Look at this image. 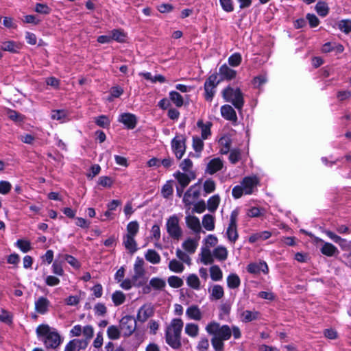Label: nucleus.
<instances>
[{"mask_svg": "<svg viewBox=\"0 0 351 351\" xmlns=\"http://www.w3.org/2000/svg\"><path fill=\"white\" fill-rule=\"evenodd\" d=\"M315 10L321 16H325L328 13V7L325 2L319 1L315 5Z\"/></svg>", "mask_w": 351, "mask_h": 351, "instance_id": "nucleus-48", "label": "nucleus"}, {"mask_svg": "<svg viewBox=\"0 0 351 351\" xmlns=\"http://www.w3.org/2000/svg\"><path fill=\"white\" fill-rule=\"evenodd\" d=\"M220 202V197L218 195H215L208 200V209L210 212H215Z\"/></svg>", "mask_w": 351, "mask_h": 351, "instance_id": "nucleus-42", "label": "nucleus"}, {"mask_svg": "<svg viewBox=\"0 0 351 351\" xmlns=\"http://www.w3.org/2000/svg\"><path fill=\"white\" fill-rule=\"evenodd\" d=\"M1 49L3 51L12 52V53H16L18 52L19 49H20L19 45H18L16 43L8 40L5 41L1 43Z\"/></svg>", "mask_w": 351, "mask_h": 351, "instance_id": "nucleus-25", "label": "nucleus"}, {"mask_svg": "<svg viewBox=\"0 0 351 351\" xmlns=\"http://www.w3.org/2000/svg\"><path fill=\"white\" fill-rule=\"evenodd\" d=\"M50 305L49 300L45 297H40L35 302V310L40 314H45L48 311Z\"/></svg>", "mask_w": 351, "mask_h": 351, "instance_id": "nucleus-18", "label": "nucleus"}, {"mask_svg": "<svg viewBox=\"0 0 351 351\" xmlns=\"http://www.w3.org/2000/svg\"><path fill=\"white\" fill-rule=\"evenodd\" d=\"M205 329L209 335L223 341L228 340L232 336V330L229 326H220L218 322L215 321L208 324Z\"/></svg>", "mask_w": 351, "mask_h": 351, "instance_id": "nucleus-2", "label": "nucleus"}, {"mask_svg": "<svg viewBox=\"0 0 351 351\" xmlns=\"http://www.w3.org/2000/svg\"><path fill=\"white\" fill-rule=\"evenodd\" d=\"M204 190L206 193H210L215 190V182L212 179L206 180L204 183Z\"/></svg>", "mask_w": 351, "mask_h": 351, "instance_id": "nucleus-57", "label": "nucleus"}, {"mask_svg": "<svg viewBox=\"0 0 351 351\" xmlns=\"http://www.w3.org/2000/svg\"><path fill=\"white\" fill-rule=\"evenodd\" d=\"M217 75L213 74L208 77L204 83L205 99L211 101L215 93V88L219 84Z\"/></svg>", "mask_w": 351, "mask_h": 351, "instance_id": "nucleus-8", "label": "nucleus"}, {"mask_svg": "<svg viewBox=\"0 0 351 351\" xmlns=\"http://www.w3.org/2000/svg\"><path fill=\"white\" fill-rule=\"evenodd\" d=\"M247 270L249 273L258 274L261 271L267 274L269 271L268 266L265 262L252 263L247 265Z\"/></svg>", "mask_w": 351, "mask_h": 351, "instance_id": "nucleus-14", "label": "nucleus"}, {"mask_svg": "<svg viewBox=\"0 0 351 351\" xmlns=\"http://www.w3.org/2000/svg\"><path fill=\"white\" fill-rule=\"evenodd\" d=\"M135 237L125 234L123 237V243L125 249L128 250L131 254L134 253L137 251V243L134 239Z\"/></svg>", "mask_w": 351, "mask_h": 351, "instance_id": "nucleus-22", "label": "nucleus"}, {"mask_svg": "<svg viewBox=\"0 0 351 351\" xmlns=\"http://www.w3.org/2000/svg\"><path fill=\"white\" fill-rule=\"evenodd\" d=\"M320 251L323 254L327 256H332L338 254L337 248L330 243H324Z\"/></svg>", "mask_w": 351, "mask_h": 351, "instance_id": "nucleus-24", "label": "nucleus"}, {"mask_svg": "<svg viewBox=\"0 0 351 351\" xmlns=\"http://www.w3.org/2000/svg\"><path fill=\"white\" fill-rule=\"evenodd\" d=\"M197 245V241L192 239H188L182 243V247L190 254H193L195 252Z\"/></svg>", "mask_w": 351, "mask_h": 351, "instance_id": "nucleus-30", "label": "nucleus"}, {"mask_svg": "<svg viewBox=\"0 0 351 351\" xmlns=\"http://www.w3.org/2000/svg\"><path fill=\"white\" fill-rule=\"evenodd\" d=\"M210 278L214 281H219L222 279L223 274L218 265H213L210 268Z\"/></svg>", "mask_w": 351, "mask_h": 351, "instance_id": "nucleus-39", "label": "nucleus"}, {"mask_svg": "<svg viewBox=\"0 0 351 351\" xmlns=\"http://www.w3.org/2000/svg\"><path fill=\"white\" fill-rule=\"evenodd\" d=\"M193 147L195 152H201L204 147L202 140L197 136L193 137Z\"/></svg>", "mask_w": 351, "mask_h": 351, "instance_id": "nucleus-59", "label": "nucleus"}, {"mask_svg": "<svg viewBox=\"0 0 351 351\" xmlns=\"http://www.w3.org/2000/svg\"><path fill=\"white\" fill-rule=\"evenodd\" d=\"M221 116L226 120L236 122L237 117L235 110L230 105H224L221 108Z\"/></svg>", "mask_w": 351, "mask_h": 351, "instance_id": "nucleus-17", "label": "nucleus"}, {"mask_svg": "<svg viewBox=\"0 0 351 351\" xmlns=\"http://www.w3.org/2000/svg\"><path fill=\"white\" fill-rule=\"evenodd\" d=\"M123 89L121 87L119 86H112L110 90V97L108 99L112 100L111 97H119L123 94Z\"/></svg>", "mask_w": 351, "mask_h": 351, "instance_id": "nucleus-60", "label": "nucleus"}, {"mask_svg": "<svg viewBox=\"0 0 351 351\" xmlns=\"http://www.w3.org/2000/svg\"><path fill=\"white\" fill-rule=\"evenodd\" d=\"M153 308L150 306L143 305L138 311L136 321L145 322L153 315Z\"/></svg>", "mask_w": 351, "mask_h": 351, "instance_id": "nucleus-15", "label": "nucleus"}, {"mask_svg": "<svg viewBox=\"0 0 351 351\" xmlns=\"http://www.w3.org/2000/svg\"><path fill=\"white\" fill-rule=\"evenodd\" d=\"M258 312L245 311L241 313V320L244 322H250L258 318Z\"/></svg>", "mask_w": 351, "mask_h": 351, "instance_id": "nucleus-38", "label": "nucleus"}, {"mask_svg": "<svg viewBox=\"0 0 351 351\" xmlns=\"http://www.w3.org/2000/svg\"><path fill=\"white\" fill-rule=\"evenodd\" d=\"M224 295L223 288L219 285H215L213 287L211 290L210 296L213 299L220 300Z\"/></svg>", "mask_w": 351, "mask_h": 351, "instance_id": "nucleus-41", "label": "nucleus"}, {"mask_svg": "<svg viewBox=\"0 0 351 351\" xmlns=\"http://www.w3.org/2000/svg\"><path fill=\"white\" fill-rule=\"evenodd\" d=\"M219 74L221 76V80H230L236 77L237 72L225 64L220 66Z\"/></svg>", "mask_w": 351, "mask_h": 351, "instance_id": "nucleus-21", "label": "nucleus"}, {"mask_svg": "<svg viewBox=\"0 0 351 351\" xmlns=\"http://www.w3.org/2000/svg\"><path fill=\"white\" fill-rule=\"evenodd\" d=\"M144 263L143 258L137 257L134 265V274L132 276L134 286L140 287L143 285L145 282L144 278L145 274Z\"/></svg>", "mask_w": 351, "mask_h": 351, "instance_id": "nucleus-5", "label": "nucleus"}, {"mask_svg": "<svg viewBox=\"0 0 351 351\" xmlns=\"http://www.w3.org/2000/svg\"><path fill=\"white\" fill-rule=\"evenodd\" d=\"M199 195V191L197 189L196 185L191 186L184 195L183 202L185 206H191Z\"/></svg>", "mask_w": 351, "mask_h": 351, "instance_id": "nucleus-10", "label": "nucleus"}, {"mask_svg": "<svg viewBox=\"0 0 351 351\" xmlns=\"http://www.w3.org/2000/svg\"><path fill=\"white\" fill-rule=\"evenodd\" d=\"M149 285L154 289L162 291L166 287V282L162 278L156 277L149 280Z\"/></svg>", "mask_w": 351, "mask_h": 351, "instance_id": "nucleus-34", "label": "nucleus"}, {"mask_svg": "<svg viewBox=\"0 0 351 351\" xmlns=\"http://www.w3.org/2000/svg\"><path fill=\"white\" fill-rule=\"evenodd\" d=\"M186 284L189 287L196 290H198L200 288V280L195 274H190L187 277Z\"/></svg>", "mask_w": 351, "mask_h": 351, "instance_id": "nucleus-35", "label": "nucleus"}, {"mask_svg": "<svg viewBox=\"0 0 351 351\" xmlns=\"http://www.w3.org/2000/svg\"><path fill=\"white\" fill-rule=\"evenodd\" d=\"M88 346L87 340L73 339L65 346L64 351H76L85 349Z\"/></svg>", "mask_w": 351, "mask_h": 351, "instance_id": "nucleus-13", "label": "nucleus"}, {"mask_svg": "<svg viewBox=\"0 0 351 351\" xmlns=\"http://www.w3.org/2000/svg\"><path fill=\"white\" fill-rule=\"evenodd\" d=\"M197 125L201 129L202 138L203 139H206L208 136L210 135L212 123L208 121L206 123H204L202 120H199L197 123Z\"/></svg>", "mask_w": 351, "mask_h": 351, "instance_id": "nucleus-23", "label": "nucleus"}, {"mask_svg": "<svg viewBox=\"0 0 351 351\" xmlns=\"http://www.w3.org/2000/svg\"><path fill=\"white\" fill-rule=\"evenodd\" d=\"M169 269L171 271L176 273H181L184 271V266L181 262L177 261L176 259H173L170 261L169 263Z\"/></svg>", "mask_w": 351, "mask_h": 351, "instance_id": "nucleus-40", "label": "nucleus"}, {"mask_svg": "<svg viewBox=\"0 0 351 351\" xmlns=\"http://www.w3.org/2000/svg\"><path fill=\"white\" fill-rule=\"evenodd\" d=\"M202 226L208 231L215 229V217L209 214L205 215L202 218Z\"/></svg>", "mask_w": 351, "mask_h": 351, "instance_id": "nucleus-26", "label": "nucleus"}, {"mask_svg": "<svg viewBox=\"0 0 351 351\" xmlns=\"http://www.w3.org/2000/svg\"><path fill=\"white\" fill-rule=\"evenodd\" d=\"M121 330L117 326L112 325L108 328L107 335L110 339L116 340L120 338Z\"/></svg>", "mask_w": 351, "mask_h": 351, "instance_id": "nucleus-33", "label": "nucleus"}, {"mask_svg": "<svg viewBox=\"0 0 351 351\" xmlns=\"http://www.w3.org/2000/svg\"><path fill=\"white\" fill-rule=\"evenodd\" d=\"M112 300L115 306H119L125 302V295L122 291H116L112 295Z\"/></svg>", "mask_w": 351, "mask_h": 351, "instance_id": "nucleus-43", "label": "nucleus"}, {"mask_svg": "<svg viewBox=\"0 0 351 351\" xmlns=\"http://www.w3.org/2000/svg\"><path fill=\"white\" fill-rule=\"evenodd\" d=\"M213 254L210 249L203 248L201 253V261L204 265H210L214 262Z\"/></svg>", "mask_w": 351, "mask_h": 351, "instance_id": "nucleus-29", "label": "nucleus"}, {"mask_svg": "<svg viewBox=\"0 0 351 351\" xmlns=\"http://www.w3.org/2000/svg\"><path fill=\"white\" fill-rule=\"evenodd\" d=\"M167 282L169 286L173 288H180L184 284L182 279L176 276H171L169 277Z\"/></svg>", "mask_w": 351, "mask_h": 351, "instance_id": "nucleus-47", "label": "nucleus"}, {"mask_svg": "<svg viewBox=\"0 0 351 351\" xmlns=\"http://www.w3.org/2000/svg\"><path fill=\"white\" fill-rule=\"evenodd\" d=\"M136 319L130 315H126L120 320L119 327L123 336L128 337L132 335L136 328Z\"/></svg>", "mask_w": 351, "mask_h": 351, "instance_id": "nucleus-6", "label": "nucleus"}, {"mask_svg": "<svg viewBox=\"0 0 351 351\" xmlns=\"http://www.w3.org/2000/svg\"><path fill=\"white\" fill-rule=\"evenodd\" d=\"M238 215H239L238 209H235L231 213L230 217L229 226H228L227 231H226V234H227L228 239L232 243H234L239 237V234H238L237 229V222Z\"/></svg>", "mask_w": 351, "mask_h": 351, "instance_id": "nucleus-7", "label": "nucleus"}, {"mask_svg": "<svg viewBox=\"0 0 351 351\" xmlns=\"http://www.w3.org/2000/svg\"><path fill=\"white\" fill-rule=\"evenodd\" d=\"M173 186L171 184V181H168L167 183L162 186L161 190V193L163 197L169 198L173 194Z\"/></svg>", "mask_w": 351, "mask_h": 351, "instance_id": "nucleus-49", "label": "nucleus"}, {"mask_svg": "<svg viewBox=\"0 0 351 351\" xmlns=\"http://www.w3.org/2000/svg\"><path fill=\"white\" fill-rule=\"evenodd\" d=\"M50 328L47 324L39 325L36 328V333L38 336H48L50 334Z\"/></svg>", "mask_w": 351, "mask_h": 351, "instance_id": "nucleus-56", "label": "nucleus"}, {"mask_svg": "<svg viewBox=\"0 0 351 351\" xmlns=\"http://www.w3.org/2000/svg\"><path fill=\"white\" fill-rule=\"evenodd\" d=\"M12 189L11 184L8 181H0V193L8 194Z\"/></svg>", "mask_w": 351, "mask_h": 351, "instance_id": "nucleus-64", "label": "nucleus"}, {"mask_svg": "<svg viewBox=\"0 0 351 351\" xmlns=\"http://www.w3.org/2000/svg\"><path fill=\"white\" fill-rule=\"evenodd\" d=\"M184 330L189 336L196 337L198 335L199 327L196 324L189 323L186 324Z\"/></svg>", "mask_w": 351, "mask_h": 351, "instance_id": "nucleus-37", "label": "nucleus"}, {"mask_svg": "<svg viewBox=\"0 0 351 351\" xmlns=\"http://www.w3.org/2000/svg\"><path fill=\"white\" fill-rule=\"evenodd\" d=\"M223 340L219 339L216 337H213L211 339V344L215 350V351H223L224 350V343Z\"/></svg>", "mask_w": 351, "mask_h": 351, "instance_id": "nucleus-50", "label": "nucleus"}, {"mask_svg": "<svg viewBox=\"0 0 351 351\" xmlns=\"http://www.w3.org/2000/svg\"><path fill=\"white\" fill-rule=\"evenodd\" d=\"M61 337L56 332H51L48 334L45 341V344L47 348H56L61 343Z\"/></svg>", "mask_w": 351, "mask_h": 351, "instance_id": "nucleus-12", "label": "nucleus"}, {"mask_svg": "<svg viewBox=\"0 0 351 351\" xmlns=\"http://www.w3.org/2000/svg\"><path fill=\"white\" fill-rule=\"evenodd\" d=\"M241 151L239 149H232L230 153L229 160L231 163L236 164L241 159Z\"/></svg>", "mask_w": 351, "mask_h": 351, "instance_id": "nucleus-54", "label": "nucleus"}, {"mask_svg": "<svg viewBox=\"0 0 351 351\" xmlns=\"http://www.w3.org/2000/svg\"><path fill=\"white\" fill-rule=\"evenodd\" d=\"M95 123L98 126L101 128H106L110 125L109 119L105 115H101L96 118Z\"/></svg>", "mask_w": 351, "mask_h": 351, "instance_id": "nucleus-58", "label": "nucleus"}, {"mask_svg": "<svg viewBox=\"0 0 351 351\" xmlns=\"http://www.w3.org/2000/svg\"><path fill=\"white\" fill-rule=\"evenodd\" d=\"M139 225L136 221L130 222L127 226V235L135 237L138 232Z\"/></svg>", "mask_w": 351, "mask_h": 351, "instance_id": "nucleus-45", "label": "nucleus"}, {"mask_svg": "<svg viewBox=\"0 0 351 351\" xmlns=\"http://www.w3.org/2000/svg\"><path fill=\"white\" fill-rule=\"evenodd\" d=\"M209 348V341L206 337H202L200 339L197 345V350L199 351H207Z\"/></svg>", "mask_w": 351, "mask_h": 351, "instance_id": "nucleus-63", "label": "nucleus"}, {"mask_svg": "<svg viewBox=\"0 0 351 351\" xmlns=\"http://www.w3.org/2000/svg\"><path fill=\"white\" fill-rule=\"evenodd\" d=\"M174 177L177 179L178 183L180 184V186L182 188L187 186L191 182V179L188 175L180 171L175 173Z\"/></svg>", "mask_w": 351, "mask_h": 351, "instance_id": "nucleus-31", "label": "nucleus"}, {"mask_svg": "<svg viewBox=\"0 0 351 351\" xmlns=\"http://www.w3.org/2000/svg\"><path fill=\"white\" fill-rule=\"evenodd\" d=\"M176 256L182 262L190 264L191 263V258L188 254L182 251L180 249L176 250Z\"/></svg>", "mask_w": 351, "mask_h": 351, "instance_id": "nucleus-62", "label": "nucleus"}, {"mask_svg": "<svg viewBox=\"0 0 351 351\" xmlns=\"http://www.w3.org/2000/svg\"><path fill=\"white\" fill-rule=\"evenodd\" d=\"M242 184L245 189V193L250 194L252 193V188L255 185V181L253 178L247 177L243 179Z\"/></svg>", "mask_w": 351, "mask_h": 351, "instance_id": "nucleus-44", "label": "nucleus"}, {"mask_svg": "<svg viewBox=\"0 0 351 351\" xmlns=\"http://www.w3.org/2000/svg\"><path fill=\"white\" fill-rule=\"evenodd\" d=\"M187 317L193 320L199 321L202 319V313L197 305H191L186 311Z\"/></svg>", "mask_w": 351, "mask_h": 351, "instance_id": "nucleus-20", "label": "nucleus"}, {"mask_svg": "<svg viewBox=\"0 0 351 351\" xmlns=\"http://www.w3.org/2000/svg\"><path fill=\"white\" fill-rule=\"evenodd\" d=\"M185 219L188 228L191 229L195 233L198 234L201 232L200 221L197 217L189 215L186 217Z\"/></svg>", "mask_w": 351, "mask_h": 351, "instance_id": "nucleus-19", "label": "nucleus"}, {"mask_svg": "<svg viewBox=\"0 0 351 351\" xmlns=\"http://www.w3.org/2000/svg\"><path fill=\"white\" fill-rule=\"evenodd\" d=\"M222 97L226 101L231 102L237 109L242 108L244 101L243 94L239 88L234 89L228 86L223 90Z\"/></svg>", "mask_w": 351, "mask_h": 351, "instance_id": "nucleus-3", "label": "nucleus"}, {"mask_svg": "<svg viewBox=\"0 0 351 351\" xmlns=\"http://www.w3.org/2000/svg\"><path fill=\"white\" fill-rule=\"evenodd\" d=\"M241 280L236 274H231L227 278V285L230 289H237L240 286Z\"/></svg>", "mask_w": 351, "mask_h": 351, "instance_id": "nucleus-32", "label": "nucleus"}, {"mask_svg": "<svg viewBox=\"0 0 351 351\" xmlns=\"http://www.w3.org/2000/svg\"><path fill=\"white\" fill-rule=\"evenodd\" d=\"M339 29L346 34L351 32V20H341L338 25Z\"/></svg>", "mask_w": 351, "mask_h": 351, "instance_id": "nucleus-51", "label": "nucleus"}, {"mask_svg": "<svg viewBox=\"0 0 351 351\" xmlns=\"http://www.w3.org/2000/svg\"><path fill=\"white\" fill-rule=\"evenodd\" d=\"M241 62V56L239 53L232 54L228 58V63L232 66H237Z\"/></svg>", "mask_w": 351, "mask_h": 351, "instance_id": "nucleus-53", "label": "nucleus"}, {"mask_svg": "<svg viewBox=\"0 0 351 351\" xmlns=\"http://www.w3.org/2000/svg\"><path fill=\"white\" fill-rule=\"evenodd\" d=\"M221 146L220 152L222 154H226L230 152L231 140L228 137H221L219 141Z\"/></svg>", "mask_w": 351, "mask_h": 351, "instance_id": "nucleus-36", "label": "nucleus"}, {"mask_svg": "<svg viewBox=\"0 0 351 351\" xmlns=\"http://www.w3.org/2000/svg\"><path fill=\"white\" fill-rule=\"evenodd\" d=\"M112 40H114L118 42H123L125 38V34L119 29H114L110 33Z\"/></svg>", "mask_w": 351, "mask_h": 351, "instance_id": "nucleus-52", "label": "nucleus"}, {"mask_svg": "<svg viewBox=\"0 0 351 351\" xmlns=\"http://www.w3.org/2000/svg\"><path fill=\"white\" fill-rule=\"evenodd\" d=\"M186 138L182 136H176L171 141V147L176 158L180 160L186 151Z\"/></svg>", "mask_w": 351, "mask_h": 351, "instance_id": "nucleus-9", "label": "nucleus"}, {"mask_svg": "<svg viewBox=\"0 0 351 351\" xmlns=\"http://www.w3.org/2000/svg\"><path fill=\"white\" fill-rule=\"evenodd\" d=\"M16 245L23 252H27L31 250L30 243L27 241L19 239L16 242Z\"/></svg>", "mask_w": 351, "mask_h": 351, "instance_id": "nucleus-61", "label": "nucleus"}, {"mask_svg": "<svg viewBox=\"0 0 351 351\" xmlns=\"http://www.w3.org/2000/svg\"><path fill=\"white\" fill-rule=\"evenodd\" d=\"M213 256L219 261H225L228 257V250L223 246H218L213 252Z\"/></svg>", "mask_w": 351, "mask_h": 351, "instance_id": "nucleus-28", "label": "nucleus"}, {"mask_svg": "<svg viewBox=\"0 0 351 351\" xmlns=\"http://www.w3.org/2000/svg\"><path fill=\"white\" fill-rule=\"evenodd\" d=\"M145 258L152 264H158L160 262V256L154 250H148L145 254Z\"/></svg>", "mask_w": 351, "mask_h": 351, "instance_id": "nucleus-27", "label": "nucleus"}, {"mask_svg": "<svg viewBox=\"0 0 351 351\" xmlns=\"http://www.w3.org/2000/svg\"><path fill=\"white\" fill-rule=\"evenodd\" d=\"M82 333L85 337V339L84 340H87V341L88 342L89 340L92 339L93 337L94 329L93 326L90 325L85 326L82 329Z\"/></svg>", "mask_w": 351, "mask_h": 351, "instance_id": "nucleus-55", "label": "nucleus"}, {"mask_svg": "<svg viewBox=\"0 0 351 351\" xmlns=\"http://www.w3.org/2000/svg\"><path fill=\"white\" fill-rule=\"evenodd\" d=\"M179 218L176 215L169 217L167 220V232L172 239L179 240L182 236V230L179 225Z\"/></svg>", "mask_w": 351, "mask_h": 351, "instance_id": "nucleus-4", "label": "nucleus"}, {"mask_svg": "<svg viewBox=\"0 0 351 351\" xmlns=\"http://www.w3.org/2000/svg\"><path fill=\"white\" fill-rule=\"evenodd\" d=\"M119 121L123 123L128 129H134L136 125V117L131 113H123L120 115Z\"/></svg>", "mask_w": 351, "mask_h": 351, "instance_id": "nucleus-16", "label": "nucleus"}, {"mask_svg": "<svg viewBox=\"0 0 351 351\" xmlns=\"http://www.w3.org/2000/svg\"><path fill=\"white\" fill-rule=\"evenodd\" d=\"M184 323L180 318L173 319L165 331L167 343L173 349H179L181 346V332Z\"/></svg>", "mask_w": 351, "mask_h": 351, "instance_id": "nucleus-1", "label": "nucleus"}, {"mask_svg": "<svg viewBox=\"0 0 351 351\" xmlns=\"http://www.w3.org/2000/svg\"><path fill=\"white\" fill-rule=\"evenodd\" d=\"M223 161L219 158H213L207 164L205 172L210 175H213L220 171L223 168Z\"/></svg>", "mask_w": 351, "mask_h": 351, "instance_id": "nucleus-11", "label": "nucleus"}, {"mask_svg": "<svg viewBox=\"0 0 351 351\" xmlns=\"http://www.w3.org/2000/svg\"><path fill=\"white\" fill-rule=\"evenodd\" d=\"M169 97L177 107H181L183 105V98L179 93L171 91L169 93Z\"/></svg>", "mask_w": 351, "mask_h": 351, "instance_id": "nucleus-46", "label": "nucleus"}]
</instances>
